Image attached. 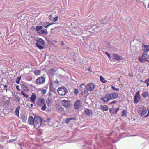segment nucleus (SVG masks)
<instances>
[{
    "instance_id": "1",
    "label": "nucleus",
    "mask_w": 149,
    "mask_h": 149,
    "mask_svg": "<svg viewBox=\"0 0 149 149\" xmlns=\"http://www.w3.org/2000/svg\"><path fill=\"white\" fill-rule=\"evenodd\" d=\"M21 87L22 89L21 91V94L26 98L29 97V96L26 93L29 91V89L28 88L25 84H22L21 85Z\"/></svg>"
},
{
    "instance_id": "2",
    "label": "nucleus",
    "mask_w": 149,
    "mask_h": 149,
    "mask_svg": "<svg viewBox=\"0 0 149 149\" xmlns=\"http://www.w3.org/2000/svg\"><path fill=\"white\" fill-rule=\"evenodd\" d=\"M42 120L39 116L35 117V120L34 126L36 129H38L41 126Z\"/></svg>"
},
{
    "instance_id": "3",
    "label": "nucleus",
    "mask_w": 149,
    "mask_h": 149,
    "mask_svg": "<svg viewBox=\"0 0 149 149\" xmlns=\"http://www.w3.org/2000/svg\"><path fill=\"white\" fill-rule=\"evenodd\" d=\"M36 44L38 48L42 49L44 48L45 42L41 38L39 39L37 41Z\"/></svg>"
},
{
    "instance_id": "4",
    "label": "nucleus",
    "mask_w": 149,
    "mask_h": 149,
    "mask_svg": "<svg viewBox=\"0 0 149 149\" xmlns=\"http://www.w3.org/2000/svg\"><path fill=\"white\" fill-rule=\"evenodd\" d=\"M58 92L60 95H65L68 92L67 89L65 87H61L58 89Z\"/></svg>"
},
{
    "instance_id": "5",
    "label": "nucleus",
    "mask_w": 149,
    "mask_h": 149,
    "mask_svg": "<svg viewBox=\"0 0 149 149\" xmlns=\"http://www.w3.org/2000/svg\"><path fill=\"white\" fill-rule=\"evenodd\" d=\"M45 81V78L43 77L38 78L36 80L35 83L38 85H41L44 84Z\"/></svg>"
},
{
    "instance_id": "6",
    "label": "nucleus",
    "mask_w": 149,
    "mask_h": 149,
    "mask_svg": "<svg viewBox=\"0 0 149 149\" xmlns=\"http://www.w3.org/2000/svg\"><path fill=\"white\" fill-rule=\"evenodd\" d=\"M111 100V95L109 93L106 94L104 97H102L100 99L101 101L105 102H108Z\"/></svg>"
},
{
    "instance_id": "7",
    "label": "nucleus",
    "mask_w": 149,
    "mask_h": 149,
    "mask_svg": "<svg viewBox=\"0 0 149 149\" xmlns=\"http://www.w3.org/2000/svg\"><path fill=\"white\" fill-rule=\"evenodd\" d=\"M134 99V102L135 103H137L141 99L139 91H138L136 93Z\"/></svg>"
},
{
    "instance_id": "8",
    "label": "nucleus",
    "mask_w": 149,
    "mask_h": 149,
    "mask_svg": "<svg viewBox=\"0 0 149 149\" xmlns=\"http://www.w3.org/2000/svg\"><path fill=\"white\" fill-rule=\"evenodd\" d=\"M63 105L66 108H69L72 105V104L70 101L65 100H63L62 101Z\"/></svg>"
},
{
    "instance_id": "9",
    "label": "nucleus",
    "mask_w": 149,
    "mask_h": 149,
    "mask_svg": "<svg viewBox=\"0 0 149 149\" xmlns=\"http://www.w3.org/2000/svg\"><path fill=\"white\" fill-rule=\"evenodd\" d=\"M82 103L80 100H78L76 101L74 105V107L75 109H78L82 106Z\"/></svg>"
},
{
    "instance_id": "10",
    "label": "nucleus",
    "mask_w": 149,
    "mask_h": 149,
    "mask_svg": "<svg viewBox=\"0 0 149 149\" xmlns=\"http://www.w3.org/2000/svg\"><path fill=\"white\" fill-rule=\"evenodd\" d=\"M95 88V86L94 84L92 83H89L87 84V90H88L91 91L94 90Z\"/></svg>"
},
{
    "instance_id": "11",
    "label": "nucleus",
    "mask_w": 149,
    "mask_h": 149,
    "mask_svg": "<svg viewBox=\"0 0 149 149\" xmlns=\"http://www.w3.org/2000/svg\"><path fill=\"white\" fill-rule=\"evenodd\" d=\"M80 87L81 88V90L82 93H85V94L88 93L87 86H86L84 84H81L80 85Z\"/></svg>"
},
{
    "instance_id": "12",
    "label": "nucleus",
    "mask_w": 149,
    "mask_h": 149,
    "mask_svg": "<svg viewBox=\"0 0 149 149\" xmlns=\"http://www.w3.org/2000/svg\"><path fill=\"white\" fill-rule=\"evenodd\" d=\"M38 105L42 106L45 104V100L43 98H40L38 99L37 101Z\"/></svg>"
},
{
    "instance_id": "13",
    "label": "nucleus",
    "mask_w": 149,
    "mask_h": 149,
    "mask_svg": "<svg viewBox=\"0 0 149 149\" xmlns=\"http://www.w3.org/2000/svg\"><path fill=\"white\" fill-rule=\"evenodd\" d=\"M147 113V110L146 109L140 108L138 111V113L141 115H144Z\"/></svg>"
},
{
    "instance_id": "14",
    "label": "nucleus",
    "mask_w": 149,
    "mask_h": 149,
    "mask_svg": "<svg viewBox=\"0 0 149 149\" xmlns=\"http://www.w3.org/2000/svg\"><path fill=\"white\" fill-rule=\"evenodd\" d=\"M109 94L111 95V100L116 99L118 97V94L116 92H113L109 93Z\"/></svg>"
},
{
    "instance_id": "15",
    "label": "nucleus",
    "mask_w": 149,
    "mask_h": 149,
    "mask_svg": "<svg viewBox=\"0 0 149 149\" xmlns=\"http://www.w3.org/2000/svg\"><path fill=\"white\" fill-rule=\"evenodd\" d=\"M143 57L146 59V61L149 62V52H147L145 54H144V52L142 53Z\"/></svg>"
},
{
    "instance_id": "16",
    "label": "nucleus",
    "mask_w": 149,
    "mask_h": 149,
    "mask_svg": "<svg viewBox=\"0 0 149 149\" xmlns=\"http://www.w3.org/2000/svg\"><path fill=\"white\" fill-rule=\"evenodd\" d=\"M35 117L34 118L32 116H30L28 118V122L30 124L33 125L35 122Z\"/></svg>"
},
{
    "instance_id": "17",
    "label": "nucleus",
    "mask_w": 149,
    "mask_h": 149,
    "mask_svg": "<svg viewBox=\"0 0 149 149\" xmlns=\"http://www.w3.org/2000/svg\"><path fill=\"white\" fill-rule=\"evenodd\" d=\"M113 59L116 60H119L122 59L121 57L119 56L117 54H113Z\"/></svg>"
},
{
    "instance_id": "18",
    "label": "nucleus",
    "mask_w": 149,
    "mask_h": 149,
    "mask_svg": "<svg viewBox=\"0 0 149 149\" xmlns=\"http://www.w3.org/2000/svg\"><path fill=\"white\" fill-rule=\"evenodd\" d=\"M49 81L50 82V84L51 85H52L53 84H54L56 85H58L59 84V81L57 79L53 81L52 80L50 79Z\"/></svg>"
},
{
    "instance_id": "19",
    "label": "nucleus",
    "mask_w": 149,
    "mask_h": 149,
    "mask_svg": "<svg viewBox=\"0 0 149 149\" xmlns=\"http://www.w3.org/2000/svg\"><path fill=\"white\" fill-rule=\"evenodd\" d=\"M84 113L88 116L92 115V112L91 110L88 109H86L84 111Z\"/></svg>"
},
{
    "instance_id": "20",
    "label": "nucleus",
    "mask_w": 149,
    "mask_h": 149,
    "mask_svg": "<svg viewBox=\"0 0 149 149\" xmlns=\"http://www.w3.org/2000/svg\"><path fill=\"white\" fill-rule=\"evenodd\" d=\"M101 109L102 111H107L109 109V107L107 106L104 105L101 106Z\"/></svg>"
},
{
    "instance_id": "21",
    "label": "nucleus",
    "mask_w": 149,
    "mask_h": 149,
    "mask_svg": "<svg viewBox=\"0 0 149 149\" xmlns=\"http://www.w3.org/2000/svg\"><path fill=\"white\" fill-rule=\"evenodd\" d=\"M40 34H44L45 33H47V30H45L44 29H41L39 31H38V32Z\"/></svg>"
},
{
    "instance_id": "22",
    "label": "nucleus",
    "mask_w": 149,
    "mask_h": 149,
    "mask_svg": "<svg viewBox=\"0 0 149 149\" xmlns=\"http://www.w3.org/2000/svg\"><path fill=\"white\" fill-rule=\"evenodd\" d=\"M36 99V95L35 94H32L31 97H30V99L31 101L34 102V100Z\"/></svg>"
},
{
    "instance_id": "23",
    "label": "nucleus",
    "mask_w": 149,
    "mask_h": 149,
    "mask_svg": "<svg viewBox=\"0 0 149 149\" xmlns=\"http://www.w3.org/2000/svg\"><path fill=\"white\" fill-rule=\"evenodd\" d=\"M56 72V70L52 68L50 70L49 74L50 75H54Z\"/></svg>"
},
{
    "instance_id": "24",
    "label": "nucleus",
    "mask_w": 149,
    "mask_h": 149,
    "mask_svg": "<svg viewBox=\"0 0 149 149\" xmlns=\"http://www.w3.org/2000/svg\"><path fill=\"white\" fill-rule=\"evenodd\" d=\"M138 59L141 62H144L146 61V59H145V58L143 57V54L141 56H139V57Z\"/></svg>"
},
{
    "instance_id": "25",
    "label": "nucleus",
    "mask_w": 149,
    "mask_h": 149,
    "mask_svg": "<svg viewBox=\"0 0 149 149\" xmlns=\"http://www.w3.org/2000/svg\"><path fill=\"white\" fill-rule=\"evenodd\" d=\"M142 95L144 98H145L149 96V94L148 92L145 91L142 93Z\"/></svg>"
},
{
    "instance_id": "26",
    "label": "nucleus",
    "mask_w": 149,
    "mask_h": 149,
    "mask_svg": "<svg viewBox=\"0 0 149 149\" xmlns=\"http://www.w3.org/2000/svg\"><path fill=\"white\" fill-rule=\"evenodd\" d=\"M33 73L35 75L38 76L40 74L41 71L39 70H37L34 71Z\"/></svg>"
},
{
    "instance_id": "27",
    "label": "nucleus",
    "mask_w": 149,
    "mask_h": 149,
    "mask_svg": "<svg viewBox=\"0 0 149 149\" xmlns=\"http://www.w3.org/2000/svg\"><path fill=\"white\" fill-rule=\"evenodd\" d=\"M127 111L124 109L123 110V111L122 112L121 115L123 117H126L127 116Z\"/></svg>"
},
{
    "instance_id": "28",
    "label": "nucleus",
    "mask_w": 149,
    "mask_h": 149,
    "mask_svg": "<svg viewBox=\"0 0 149 149\" xmlns=\"http://www.w3.org/2000/svg\"><path fill=\"white\" fill-rule=\"evenodd\" d=\"M20 109V107H17L15 109V114L16 116L18 117L19 116V111Z\"/></svg>"
},
{
    "instance_id": "29",
    "label": "nucleus",
    "mask_w": 149,
    "mask_h": 149,
    "mask_svg": "<svg viewBox=\"0 0 149 149\" xmlns=\"http://www.w3.org/2000/svg\"><path fill=\"white\" fill-rule=\"evenodd\" d=\"M46 103L49 106H50L52 104L51 99L48 98L47 100L46 101Z\"/></svg>"
},
{
    "instance_id": "30",
    "label": "nucleus",
    "mask_w": 149,
    "mask_h": 149,
    "mask_svg": "<svg viewBox=\"0 0 149 149\" xmlns=\"http://www.w3.org/2000/svg\"><path fill=\"white\" fill-rule=\"evenodd\" d=\"M43 28V27L42 26H37L36 28V31L38 32V31L41 29H42Z\"/></svg>"
},
{
    "instance_id": "31",
    "label": "nucleus",
    "mask_w": 149,
    "mask_h": 149,
    "mask_svg": "<svg viewBox=\"0 0 149 149\" xmlns=\"http://www.w3.org/2000/svg\"><path fill=\"white\" fill-rule=\"evenodd\" d=\"M21 76L18 77H17L15 81L16 83L19 84V81L21 79Z\"/></svg>"
},
{
    "instance_id": "32",
    "label": "nucleus",
    "mask_w": 149,
    "mask_h": 149,
    "mask_svg": "<svg viewBox=\"0 0 149 149\" xmlns=\"http://www.w3.org/2000/svg\"><path fill=\"white\" fill-rule=\"evenodd\" d=\"M48 24H49V23H48V22L42 23V26H43L44 27H46V28H47L49 26H47L48 25Z\"/></svg>"
},
{
    "instance_id": "33",
    "label": "nucleus",
    "mask_w": 149,
    "mask_h": 149,
    "mask_svg": "<svg viewBox=\"0 0 149 149\" xmlns=\"http://www.w3.org/2000/svg\"><path fill=\"white\" fill-rule=\"evenodd\" d=\"M100 79L101 81L103 83H105L107 81L104 80V78L102 76H100Z\"/></svg>"
},
{
    "instance_id": "34",
    "label": "nucleus",
    "mask_w": 149,
    "mask_h": 149,
    "mask_svg": "<svg viewBox=\"0 0 149 149\" xmlns=\"http://www.w3.org/2000/svg\"><path fill=\"white\" fill-rule=\"evenodd\" d=\"M54 17L53 16V15L52 14H50L49 16V18L50 19V20L52 21L54 19Z\"/></svg>"
},
{
    "instance_id": "35",
    "label": "nucleus",
    "mask_w": 149,
    "mask_h": 149,
    "mask_svg": "<svg viewBox=\"0 0 149 149\" xmlns=\"http://www.w3.org/2000/svg\"><path fill=\"white\" fill-rule=\"evenodd\" d=\"M115 108H112L111 109H109V111L111 113H114Z\"/></svg>"
},
{
    "instance_id": "36",
    "label": "nucleus",
    "mask_w": 149,
    "mask_h": 149,
    "mask_svg": "<svg viewBox=\"0 0 149 149\" xmlns=\"http://www.w3.org/2000/svg\"><path fill=\"white\" fill-rule=\"evenodd\" d=\"M144 82L146 83L147 84V86L148 87L149 86V78L148 79H146L144 81Z\"/></svg>"
},
{
    "instance_id": "37",
    "label": "nucleus",
    "mask_w": 149,
    "mask_h": 149,
    "mask_svg": "<svg viewBox=\"0 0 149 149\" xmlns=\"http://www.w3.org/2000/svg\"><path fill=\"white\" fill-rule=\"evenodd\" d=\"M111 88H112V89L113 90H114V91H119V88H116L114 86H112L111 87Z\"/></svg>"
},
{
    "instance_id": "38",
    "label": "nucleus",
    "mask_w": 149,
    "mask_h": 149,
    "mask_svg": "<svg viewBox=\"0 0 149 149\" xmlns=\"http://www.w3.org/2000/svg\"><path fill=\"white\" fill-rule=\"evenodd\" d=\"M43 105V106L42 107L41 109L43 110H45L46 108V105L45 104Z\"/></svg>"
},
{
    "instance_id": "39",
    "label": "nucleus",
    "mask_w": 149,
    "mask_h": 149,
    "mask_svg": "<svg viewBox=\"0 0 149 149\" xmlns=\"http://www.w3.org/2000/svg\"><path fill=\"white\" fill-rule=\"evenodd\" d=\"M58 17L56 16L55 18L54 17V19L52 21L56 22L58 20Z\"/></svg>"
},
{
    "instance_id": "40",
    "label": "nucleus",
    "mask_w": 149,
    "mask_h": 149,
    "mask_svg": "<svg viewBox=\"0 0 149 149\" xmlns=\"http://www.w3.org/2000/svg\"><path fill=\"white\" fill-rule=\"evenodd\" d=\"M119 110V108L118 107L116 108L115 110H114V112L115 113H117L118 111Z\"/></svg>"
},
{
    "instance_id": "41",
    "label": "nucleus",
    "mask_w": 149,
    "mask_h": 149,
    "mask_svg": "<svg viewBox=\"0 0 149 149\" xmlns=\"http://www.w3.org/2000/svg\"><path fill=\"white\" fill-rule=\"evenodd\" d=\"M79 91L78 89H74V93L76 95L78 93Z\"/></svg>"
},
{
    "instance_id": "42",
    "label": "nucleus",
    "mask_w": 149,
    "mask_h": 149,
    "mask_svg": "<svg viewBox=\"0 0 149 149\" xmlns=\"http://www.w3.org/2000/svg\"><path fill=\"white\" fill-rule=\"evenodd\" d=\"M16 89L17 90L19 91H20V89H19V86L18 85H17L16 86Z\"/></svg>"
},
{
    "instance_id": "43",
    "label": "nucleus",
    "mask_w": 149,
    "mask_h": 149,
    "mask_svg": "<svg viewBox=\"0 0 149 149\" xmlns=\"http://www.w3.org/2000/svg\"><path fill=\"white\" fill-rule=\"evenodd\" d=\"M42 94H45L46 93V90H42Z\"/></svg>"
},
{
    "instance_id": "44",
    "label": "nucleus",
    "mask_w": 149,
    "mask_h": 149,
    "mask_svg": "<svg viewBox=\"0 0 149 149\" xmlns=\"http://www.w3.org/2000/svg\"><path fill=\"white\" fill-rule=\"evenodd\" d=\"M70 120L68 118L66 120H65V122L66 123L68 124L69 123V122H70Z\"/></svg>"
},
{
    "instance_id": "45",
    "label": "nucleus",
    "mask_w": 149,
    "mask_h": 149,
    "mask_svg": "<svg viewBox=\"0 0 149 149\" xmlns=\"http://www.w3.org/2000/svg\"><path fill=\"white\" fill-rule=\"evenodd\" d=\"M117 102V101L116 100H114L113 101L111 102L110 103V104H113V103H116Z\"/></svg>"
},
{
    "instance_id": "46",
    "label": "nucleus",
    "mask_w": 149,
    "mask_h": 149,
    "mask_svg": "<svg viewBox=\"0 0 149 149\" xmlns=\"http://www.w3.org/2000/svg\"><path fill=\"white\" fill-rule=\"evenodd\" d=\"M88 70L90 72H91L92 71V68L91 67H89V68L88 69Z\"/></svg>"
},
{
    "instance_id": "47",
    "label": "nucleus",
    "mask_w": 149,
    "mask_h": 149,
    "mask_svg": "<svg viewBox=\"0 0 149 149\" xmlns=\"http://www.w3.org/2000/svg\"><path fill=\"white\" fill-rule=\"evenodd\" d=\"M55 24V23H49V24H48V25L47 26H49L50 25H53V24Z\"/></svg>"
},
{
    "instance_id": "48",
    "label": "nucleus",
    "mask_w": 149,
    "mask_h": 149,
    "mask_svg": "<svg viewBox=\"0 0 149 149\" xmlns=\"http://www.w3.org/2000/svg\"><path fill=\"white\" fill-rule=\"evenodd\" d=\"M105 53H106V54L109 57V58L110 57V55L109 53H108L107 52H106Z\"/></svg>"
},
{
    "instance_id": "49",
    "label": "nucleus",
    "mask_w": 149,
    "mask_h": 149,
    "mask_svg": "<svg viewBox=\"0 0 149 149\" xmlns=\"http://www.w3.org/2000/svg\"><path fill=\"white\" fill-rule=\"evenodd\" d=\"M70 120V121L71 120H74V119H75V118H68Z\"/></svg>"
},
{
    "instance_id": "50",
    "label": "nucleus",
    "mask_w": 149,
    "mask_h": 149,
    "mask_svg": "<svg viewBox=\"0 0 149 149\" xmlns=\"http://www.w3.org/2000/svg\"><path fill=\"white\" fill-rule=\"evenodd\" d=\"M61 45H65V43L63 41H61Z\"/></svg>"
},
{
    "instance_id": "51",
    "label": "nucleus",
    "mask_w": 149,
    "mask_h": 149,
    "mask_svg": "<svg viewBox=\"0 0 149 149\" xmlns=\"http://www.w3.org/2000/svg\"><path fill=\"white\" fill-rule=\"evenodd\" d=\"M7 87V85H6L4 86V88H6Z\"/></svg>"
},
{
    "instance_id": "52",
    "label": "nucleus",
    "mask_w": 149,
    "mask_h": 149,
    "mask_svg": "<svg viewBox=\"0 0 149 149\" xmlns=\"http://www.w3.org/2000/svg\"><path fill=\"white\" fill-rule=\"evenodd\" d=\"M50 118H48L47 119V120L48 122H49L50 121Z\"/></svg>"
},
{
    "instance_id": "53",
    "label": "nucleus",
    "mask_w": 149,
    "mask_h": 149,
    "mask_svg": "<svg viewBox=\"0 0 149 149\" xmlns=\"http://www.w3.org/2000/svg\"><path fill=\"white\" fill-rule=\"evenodd\" d=\"M148 115H147V114L146 116H145L144 117H148Z\"/></svg>"
},
{
    "instance_id": "54",
    "label": "nucleus",
    "mask_w": 149,
    "mask_h": 149,
    "mask_svg": "<svg viewBox=\"0 0 149 149\" xmlns=\"http://www.w3.org/2000/svg\"><path fill=\"white\" fill-rule=\"evenodd\" d=\"M54 30V28H52V29H51V31H52V30Z\"/></svg>"
},
{
    "instance_id": "55",
    "label": "nucleus",
    "mask_w": 149,
    "mask_h": 149,
    "mask_svg": "<svg viewBox=\"0 0 149 149\" xmlns=\"http://www.w3.org/2000/svg\"><path fill=\"white\" fill-rule=\"evenodd\" d=\"M147 114L148 115V116H149V111H148V114Z\"/></svg>"
},
{
    "instance_id": "56",
    "label": "nucleus",
    "mask_w": 149,
    "mask_h": 149,
    "mask_svg": "<svg viewBox=\"0 0 149 149\" xmlns=\"http://www.w3.org/2000/svg\"><path fill=\"white\" fill-rule=\"evenodd\" d=\"M24 118L25 119H27V118H26V117H24Z\"/></svg>"
},
{
    "instance_id": "57",
    "label": "nucleus",
    "mask_w": 149,
    "mask_h": 149,
    "mask_svg": "<svg viewBox=\"0 0 149 149\" xmlns=\"http://www.w3.org/2000/svg\"><path fill=\"white\" fill-rule=\"evenodd\" d=\"M33 104H31V105H30V106L31 107H32L33 106Z\"/></svg>"
},
{
    "instance_id": "58",
    "label": "nucleus",
    "mask_w": 149,
    "mask_h": 149,
    "mask_svg": "<svg viewBox=\"0 0 149 149\" xmlns=\"http://www.w3.org/2000/svg\"><path fill=\"white\" fill-rule=\"evenodd\" d=\"M120 79V78H119L118 79V80H119Z\"/></svg>"
},
{
    "instance_id": "59",
    "label": "nucleus",
    "mask_w": 149,
    "mask_h": 149,
    "mask_svg": "<svg viewBox=\"0 0 149 149\" xmlns=\"http://www.w3.org/2000/svg\"><path fill=\"white\" fill-rule=\"evenodd\" d=\"M6 92H7V89H6Z\"/></svg>"
},
{
    "instance_id": "60",
    "label": "nucleus",
    "mask_w": 149,
    "mask_h": 149,
    "mask_svg": "<svg viewBox=\"0 0 149 149\" xmlns=\"http://www.w3.org/2000/svg\"><path fill=\"white\" fill-rule=\"evenodd\" d=\"M148 7L149 8V4H148Z\"/></svg>"
}]
</instances>
